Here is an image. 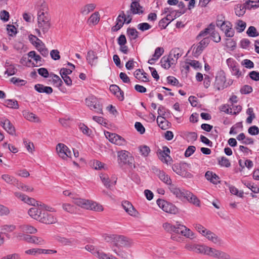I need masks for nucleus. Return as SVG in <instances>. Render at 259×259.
Wrapping results in <instances>:
<instances>
[{"instance_id":"1","label":"nucleus","mask_w":259,"mask_h":259,"mask_svg":"<svg viewBox=\"0 0 259 259\" xmlns=\"http://www.w3.org/2000/svg\"><path fill=\"white\" fill-rule=\"evenodd\" d=\"M51 17L50 14H44L43 15H37V25L39 29H35L37 35L41 37L40 30L44 34L48 32L51 24Z\"/></svg>"},{"instance_id":"2","label":"nucleus","mask_w":259,"mask_h":259,"mask_svg":"<svg viewBox=\"0 0 259 259\" xmlns=\"http://www.w3.org/2000/svg\"><path fill=\"white\" fill-rule=\"evenodd\" d=\"M74 202L79 206L87 209H91L97 211H102L103 210V207L101 205L88 200L76 198L74 199Z\"/></svg>"},{"instance_id":"3","label":"nucleus","mask_w":259,"mask_h":259,"mask_svg":"<svg viewBox=\"0 0 259 259\" xmlns=\"http://www.w3.org/2000/svg\"><path fill=\"white\" fill-rule=\"evenodd\" d=\"M86 105L95 112L103 114V107L98 99L94 96H90L85 99Z\"/></svg>"},{"instance_id":"4","label":"nucleus","mask_w":259,"mask_h":259,"mask_svg":"<svg viewBox=\"0 0 259 259\" xmlns=\"http://www.w3.org/2000/svg\"><path fill=\"white\" fill-rule=\"evenodd\" d=\"M156 203L159 207L166 212L176 214L178 212V209L175 205L163 199H158Z\"/></svg>"},{"instance_id":"5","label":"nucleus","mask_w":259,"mask_h":259,"mask_svg":"<svg viewBox=\"0 0 259 259\" xmlns=\"http://www.w3.org/2000/svg\"><path fill=\"white\" fill-rule=\"evenodd\" d=\"M228 85H229V84L226 82L225 72L222 70L219 71L215 76L214 84V88L218 90H221L227 88Z\"/></svg>"},{"instance_id":"6","label":"nucleus","mask_w":259,"mask_h":259,"mask_svg":"<svg viewBox=\"0 0 259 259\" xmlns=\"http://www.w3.org/2000/svg\"><path fill=\"white\" fill-rule=\"evenodd\" d=\"M105 135L111 143L115 145L123 146L126 143V141L123 138L116 134L106 132L105 133Z\"/></svg>"},{"instance_id":"7","label":"nucleus","mask_w":259,"mask_h":259,"mask_svg":"<svg viewBox=\"0 0 259 259\" xmlns=\"http://www.w3.org/2000/svg\"><path fill=\"white\" fill-rule=\"evenodd\" d=\"M115 238L114 246L116 247H130L133 245L132 240L125 236L117 235Z\"/></svg>"},{"instance_id":"8","label":"nucleus","mask_w":259,"mask_h":259,"mask_svg":"<svg viewBox=\"0 0 259 259\" xmlns=\"http://www.w3.org/2000/svg\"><path fill=\"white\" fill-rule=\"evenodd\" d=\"M210 42L209 38L208 37H204L201 40L197 47H194L193 48L192 54L195 58L198 57L201 54L202 52L205 48Z\"/></svg>"},{"instance_id":"9","label":"nucleus","mask_w":259,"mask_h":259,"mask_svg":"<svg viewBox=\"0 0 259 259\" xmlns=\"http://www.w3.org/2000/svg\"><path fill=\"white\" fill-rule=\"evenodd\" d=\"M117 155L118 160H120V162H122L124 164H127L132 166L134 161V158L131 155L130 153L128 151L121 150L118 152Z\"/></svg>"},{"instance_id":"10","label":"nucleus","mask_w":259,"mask_h":259,"mask_svg":"<svg viewBox=\"0 0 259 259\" xmlns=\"http://www.w3.org/2000/svg\"><path fill=\"white\" fill-rule=\"evenodd\" d=\"M168 189L171 193L175 195L177 198L181 200H184L185 197H186V195H187V193L188 190L180 189L173 184L170 185V186H168Z\"/></svg>"},{"instance_id":"11","label":"nucleus","mask_w":259,"mask_h":259,"mask_svg":"<svg viewBox=\"0 0 259 259\" xmlns=\"http://www.w3.org/2000/svg\"><path fill=\"white\" fill-rule=\"evenodd\" d=\"M56 151L59 157H60L62 159H65L67 157H71V151L64 144H58L56 146Z\"/></svg>"},{"instance_id":"12","label":"nucleus","mask_w":259,"mask_h":259,"mask_svg":"<svg viewBox=\"0 0 259 259\" xmlns=\"http://www.w3.org/2000/svg\"><path fill=\"white\" fill-rule=\"evenodd\" d=\"M39 217L38 221L46 224H52L57 222V219L53 214L45 210H43Z\"/></svg>"},{"instance_id":"13","label":"nucleus","mask_w":259,"mask_h":259,"mask_svg":"<svg viewBox=\"0 0 259 259\" xmlns=\"http://www.w3.org/2000/svg\"><path fill=\"white\" fill-rule=\"evenodd\" d=\"M175 229L174 232L176 234H181L183 236L187 237H190L192 236V231L186 226L179 224L177 222L176 225H175Z\"/></svg>"},{"instance_id":"14","label":"nucleus","mask_w":259,"mask_h":259,"mask_svg":"<svg viewBox=\"0 0 259 259\" xmlns=\"http://www.w3.org/2000/svg\"><path fill=\"white\" fill-rule=\"evenodd\" d=\"M144 12V9L141 6L139 2H132L130 5V10L126 13L133 14V15H142Z\"/></svg>"},{"instance_id":"15","label":"nucleus","mask_w":259,"mask_h":259,"mask_svg":"<svg viewBox=\"0 0 259 259\" xmlns=\"http://www.w3.org/2000/svg\"><path fill=\"white\" fill-rule=\"evenodd\" d=\"M0 124L5 130L10 135H14L15 134V128L10 121L6 118L1 119Z\"/></svg>"},{"instance_id":"16","label":"nucleus","mask_w":259,"mask_h":259,"mask_svg":"<svg viewBox=\"0 0 259 259\" xmlns=\"http://www.w3.org/2000/svg\"><path fill=\"white\" fill-rule=\"evenodd\" d=\"M185 164H175L172 165V169L174 172L180 176L184 177H191V174L185 170Z\"/></svg>"},{"instance_id":"17","label":"nucleus","mask_w":259,"mask_h":259,"mask_svg":"<svg viewBox=\"0 0 259 259\" xmlns=\"http://www.w3.org/2000/svg\"><path fill=\"white\" fill-rule=\"evenodd\" d=\"M223 27H221V30L225 33V35L228 37H232L235 34V31L232 28V24L230 21H227L226 24Z\"/></svg>"},{"instance_id":"18","label":"nucleus","mask_w":259,"mask_h":259,"mask_svg":"<svg viewBox=\"0 0 259 259\" xmlns=\"http://www.w3.org/2000/svg\"><path fill=\"white\" fill-rule=\"evenodd\" d=\"M100 178L104 185L110 190H112V185H115L116 184V179L111 182V181L109 179L107 174L101 173L100 175Z\"/></svg>"},{"instance_id":"19","label":"nucleus","mask_w":259,"mask_h":259,"mask_svg":"<svg viewBox=\"0 0 259 259\" xmlns=\"http://www.w3.org/2000/svg\"><path fill=\"white\" fill-rule=\"evenodd\" d=\"M203 236H205L209 240L217 245H221L222 244L221 239H220L217 235L209 230H207Z\"/></svg>"},{"instance_id":"20","label":"nucleus","mask_w":259,"mask_h":259,"mask_svg":"<svg viewBox=\"0 0 259 259\" xmlns=\"http://www.w3.org/2000/svg\"><path fill=\"white\" fill-rule=\"evenodd\" d=\"M122 206L125 211L132 216H136L138 213L132 203L129 201H123L122 203Z\"/></svg>"},{"instance_id":"21","label":"nucleus","mask_w":259,"mask_h":259,"mask_svg":"<svg viewBox=\"0 0 259 259\" xmlns=\"http://www.w3.org/2000/svg\"><path fill=\"white\" fill-rule=\"evenodd\" d=\"M37 15L49 14V9L47 3L44 0H39L37 5Z\"/></svg>"},{"instance_id":"22","label":"nucleus","mask_w":259,"mask_h":259,"mask_svg":"<svg viewBox=\"0 0 259 259\" xmlns=\"http://www.w3.org/2000/svg\"><path fill=\"white\" fill-rule=\"evenodd\" d=\"M187 194V195H186L184 199H186L189 202L196 206H200V201L196 195L188 190Z\"/></svg>"},{"instance_id":"23","label":"nucleus","mask_w":259,"mask_h":259,"mask_svg":"<svg viewBox=\"0 0 259 259\" xmlns=\"http://www.w3.org/2000/svg\"><path fill=\"white\" fill-rule=\"evenodd\" d=\"M23 116L24 117L31 122H39L40 119L34 113L30 112L27 110H24L22 112Z\"/></svg>"},{"instance_id":"24","label":"nucleus","mask_w":259,"mask_h":259,"mask_svg":"<svg viewBox=\"0 0 259 259\" xmlns=\"http://www.w3.org/2000/svg\"><path fill=\"white\" fill-rule=\"evenodd\" d=\"M56 240L63 245H72L74 244L76 241L72 238H67L63 236H57L56 237Z\"/></svg>"},{"instance_id":"25","label":"nucleus","mask_w":259,"mask_h":259,"mask_svg":"<svg viewBox=\"0 0 259 259\" xmlns=\"http://www.w3.org/2000/svg\"><path fill=\"white\" fill-rule=\"evenodd\" d=\"M35 90L38 93H45L47 94H51L53 93V89L50 87L45 86L41 84H36L34 86Z\"/></svg>"},{"instance_id":"26","label":"nucleus","mask_w":259,"mask_h":259,"mask_svg":"<svg viewBox=\"0 0 259 259\" xmlns=\"http://www.w3.org/2000/svg\"><path fill=\"white\" fill-rule=\"evenodd\" d=\"M35 47L42 56L44 57H47L48 56V49L46 47L45 44L42 42V41H40L39 42H35Z\"/></svg>"},{"instance_id":"27","label":"nucleus","mask_w":259,"mask_h":259,"mask_svg":"<svg viewBox=\"0 0 259 259\" xmlns=\"http://www.w3.org/2000/svg\"><path fill=\"white\" fill-rule=\"evenodd\" d=\"M158 173L157 174V176L158 178L165 184L170 186L172 184L171 183V180L170 177L166 174V173L162 171L159 170Z\"/></svg>"},{"instance_id":"28","label":"nucleus","mask_w":259,"mask_h":259,"mask_svg":"<svg viewBox=\"0 0 259 259\" xmlns=\"http://www.w3.org/2000/svg\"><path fill=\"white\" fill-rule=\"evenodd\" d=\"M98 57L95 52L90 50L87 53V60L88 62L91 65H93L97 63Z\"/></svg>"},{"instance_id":"29","label":"nucleus","mask_w":259,"mask_h":259,"mask_svg":"<svg viewBox=\"0 0 259 259\" xmlns=\"http://www.w3.org/2000/svg\"><path fill=\"white\" fill-rule=\"evenodd\" d=\"M42 211L43 210L38 208L32 207L29 209L28 213L32 218L38 221L39 215L41 214Z\"/></svg>"},{"instance_id":"30","label":"nucleus","mask_w":259,"mask_h":259,"mask_svg":"<svg viewBox=\"0 0 259 259\" xmlns=\"http://www.w3.org/2000/svg\"><path fill=\"white\" fill-rule=\"evenodd\" d=\"M96 7V5L93 3L87 4L80 9V12L83 15H87L93 11Z\"/></svg>"},{"instance_id":"31","label":"nucleus","mask_w":259,"mask_h":259,"mask_svg":"<svg viewBox=\"0 0 259 259\" xmlns=\"http://www.w3.org/2000/svg\"><path fill=\"white\" fill-rule=\"evenodd\" d=\"M214 25L213 23H210L207 28H205L204 30L201 31L200 32V33L197 36V39L199 40L201 37L206 36L209 33V31L214 29Z\"/></svg>"},{"instance_id":"32","label":"nucleus","mask_w":259,"mask_h":259,"mask_svg":"<svg viewBox=\"0 0 259 259\" xmlns=\"http://www.w3.org/2000/svg\"><path fill=\"white\" fill-rule=\"evenodd\" d=\"M126 32L131 40H135L139 37V32L135 28H128Z\"/></svg>"},{"instance_id":"33","label":"nucleus","mask_w":259,"mask_h":259,"mask_svg":"<svg viewBox=\"0 0 259 259\" xmlns=\"http://www.w3.org/2000/svg\"><path fill=\"white\" fill-rule=\"evenodd\" d=\"M245 8L248 10L251 9H256L259 7V3H257V0H248L245 3Z\"/></svg>"},{"instance_id":"34","label":"nucleus","mask_w":259,"mask_h":259,"mask_svg":"<svg viewBox=\"0 0 259 259\" xmlns=\"http://www.w3.org/2000/svg\"><path fill=\"white\" fill-rule=\"evenodd\" d=\"M246 26V24L245 22L241 20H238L235 23V28L238 32L240 33L244 30Z\"/></svg>"},{"instance_id":"35","label":"nucleus","mask_w":259,"mask_h":259,"mask_svg":"<svg viewBox=\"0 0 259 259\" xmlns=\"http://www.w3.org/2000/svg\"><path fill=\"white\" fill-rule=\"evenodd\" d=\"M5 105L9 108L13 109H18L19 104L16 100L7 99L5 101Z\"/></svg>"},{"instance_id":"36","label":"nucleus","mask_w":259,"mask_h":259,"mask_svg":"<svg viewBox=\"0 0 259 259\" xmlns=\"http://www.w3.org/2000/svg\"><path fill=\"white\" fill-rule=\"evenodd\" d=\"M246 9L244 4L243 6L238 4L235 7V13L239 17L242 16L245 14Z\"/></svg>"},{"instance_id":"37","label":"nucleus","mask_w":259,"mask_h":259,"mask_svg":"<svg viewBox=\"0 0 259 259\" xmlns=\"http://www.w3.org/2000/svg\"><path fill=\"white\" fill-rule=\"evenodd\" d=\"M100 20V14L98 12H96L92 14L88 19V22L93 25L98 24Z\"/></svg>"},{"instance_id":"38","label":"nucleus","mask_w":259,"mask_h":259,"mask_svg":"<svg viewBox=\"0 0 259 259\" xmlns=\"http://www.w3.org/2000/svg\"><path fill=\"white\" fill-rule=\"evenodd\" d=\"M215 253L214 255V257L218 258V259H230V255L222 251L217 250Z\"/></svg>"},{"instance_id":"39","label":"nucleus","mask_w":259,"mask_h":259,"mask_svg":"<svg viewBox=\"0 0 259 259\" xmlns=\"http://www.w3.org/2000/svg\"><path fill=\"white\" fill-rule=\"evenodd\" d=\"M160 119H161L162 120L160 121V123H159V126L162 130H166L168 126V121L163 117H161V116H158L157 118V123H159Z\"/></svg>"},{"instance_id":"40","label":"nucleus","mask_w":259,"mask_h":259,"mask_svg":"<svg viewBox=\"0 0 259 259\" xmlns=\"http://www.w3.org/2000/svg\"><path fill=\"white\" fill-rule=\"evenodd\" d=\"M230 67L231 69L232 74L233 75L236 76L238 78L241 76V72L240 71L238 66L236 65L235 63H232L230 64Z\"/></svg>"},{"instance_id":"41","label":"nucleus","mask_w":259,"mask_h":259,"mask_svg":"<svg viewBox=\"0 0 259 259\" xmlns=\"http://www.w3.org/2000/svg\"><path fill=\"white\" fill-rule=\"evenodd\" d=\"M16 227L14 225H4L0 227V232L2 233V234H4L11 232L15 229Z\"/></svg>"},{"instance_id":"42","label":"nucleus","mask_w":259,"mask_h":259,"mask_svg":"<svg viewBox=\"0 0 259 259\" xmlns=\"http://www.w3.org/2000/svg\"><path fill=\"white\" fill-rule=\"evenodd\" d=\"M2 179L9 184H14L17 181L14 177L7 174L3 175Z\"/></svg>"},{"instance_id":"43","label":"nucleus","mask_w":259,"mask_h":259,"mask_svg":"<svg viewBox=\"0 0 259 259\" xmlns=\"http://www.w3.org/2000/svg\"><path fill=\"white\" fill-rule=\"evenodd\" d=\"M50 76L52 77V81L54 84H56L58 87L62 86L63 81L58 75L51 73Z\"/></svg>"},{"instance_id":"44","label":"nucleus","mask_w":259,"mask_h":259,"mask_svg":"<svg viewBox=\"0 0 259 259\" xmlns=\"http://www.w3.org/2000/svg\"><path fill=\"white\" fill-rule=\"evenodd\" d=\"M227 21L225 20V16L223 15H218L216 21L217 26L219 28L223 27L225 24H226Z\"/></svg>"},{"instance_id":"45","label":"nucleus","mask_w":259,"mask_h":259,"mask_svg":"<svg viewBox=\"0 0 259 259\" xmlns=\"http://www.w3.org/2000/svg\"><path fill=\"white\" fill-rule=\"evenodd\" d=\"M182 51L179 48H175L170 52V55L173 56L175 58L178 59L182 55Z\"/></svg>"},{"instance_id":"46","label":"nucleus","mask_w":259,"mask_h":259,"mask_svg":"<svg viewBox=\"0 0 259 259\" xmlns=\"http://www.w3.org/2000/svg\"><path fill=\"white\" fill-rule=\"evenodd\" d=\"M246 33L250 37H256L258 36L259 33L257 31L255 27L251 26L248 28Z\"/></svg>"},{"instance_id":"47","label":"nucleus","mask_w":259,"mask_h":259,"mask_svg":"<svg viewBox=\"0 0 259 259\" xmlns=\"http://www.w3.org/2000/svg\"><path fill=\"white\" fill-rule=\"evenodd\" d=\"M140 152L142 155L147 157L150 152V148L146 145H142L139 147Z\"/></svg>"},{"instance_id":"48","label":"nucleus","mask_w":259,"mask_h":259,"mask_svg":"<svg viewBox=\"0 0 259 259\" xmlns=\"http://www.w3.org/2000/svg\"><path fill=\"white\" fill-rule=\"evenodd\" d=\"M219 164L221 166H225L229 167L231 166V163L229 160L225 157H222L220 159H218Z\"/></svg>"},{"instance_id":"49","label":"nucleus","mask_w":259,"mask_h":259,"mask_svg":"<svg viewBox=\"0 0 259 259\" xmlns=\"http://www.w3.org/2000/svg\"><path fill=\"white\" fill-rule=\"evenodd\" d=\"M11 81L17 86L24 85L27 82L26 80L21 79L16 77L11 78Z\"/></svg>"},{"instance_id":"50","label":"nucleus","mask_w":259,"mask_h":259,"mask_svg":"<svg viewBox=\"0 0 259 259\" xmlns=\"http://www.w3.org/2000/svg\"><path fill=\"white\" fill-rule=\"evenodd\" d=\"M170 57L165 58L163 57L161 60V66L165 69H169L170 67Z\"/></svg>"},{"instance_id":"51","label":"nucleus","mask_w":259,"mask_h":259,"mask_svg":"<svg viewBox=\"0 0 259 259\" xmlns=\"http://www.w3.org/2000/svg\"><path fill=\"white\" fill-rule=\"evenodd\" d=\"M151 25H150L149 23L146 22H143L137 25V28L139 30L141 31H145L150 29L151 28Z\"/></svg>"},{"instance_id":"52","label":"nucleus","mask_w":259,"mask_h":259,"mask_svg":"<svg viewBox=\"0 0 259 259\" xmlns=\"http://www.w3.org/2000/svg\"><path fill=\"white\" fill-rule=\"evenodd\" d=\"M17 71V69L15 67L14 65L9 66V67L7 68L5 74H7L8 76H11L16 74Z\"/></svg>"},{"instance_id":"53","label":"nucleus","mask_w":259,"mask_h":259,"mask_svg":"<svg viewBox=\"0 0 259 259\" xmlns=\"http://www.w3.org/2000/svg\"><path fill=\"white\" fill-rule=\"evenodd\" d=\"M113 251L120 257L127 259L128 257V254L126 251L122 250H117L116 249H113Z\"/></svg>"},{"instance_id":"54","label":"nucleus","mask_w":259,"mask_h":259,"mask_svg":"<svg viewBox=\"0 0 259 259\" xmlns=\"http://www.w3.org/2000/svg\"><path fill=\"white\" fill-rule=\"evenodd\" d=\"M117 235H108V234H105L103 236L104 240L107 242H110L111 243H113L114 245L115 242V238L116 237Z\"/></svg>"},{"instance_id":"55","label":"nucleus","mask_w":259,"mask_h":259,"mask_svg":"<svg viewBox=\"0 0 259 259\" xmlns=\"http://www.w3.org/2000/svg\"><path fill=\"white\" fill-rule=\"evenodd\" d=\"M79 127L81 132L85 135L90 136L92 133V131L83 123H80Z\"/></svg>"},{"instance_id":"56","label":"nucleus","mask_w":259,"mask_h":259,"mask_svg":"<svg viewBox=\"0 0 259 259\" xmlns=\"http://www.w3.org/2000/svg\"><path fill=\"white\" fill-rule=\"evenodd\" d=\"M28 56L29 58L33 59L36 62L41 61V58L37 55L34 51H32L28 53Z\"/></svg>"},{"instance_id":"57","label":"nucleus","mask_w":259,"mask_h":259,"mask_svg":"<svg viewBox=\"0 0 259 259\" xmlns=\"http://www.w3.org/2000/svg\"><path fill=\"white\" fill-rule=\"evenodd\" d=\"M164 49L161 47H157L155 50L154 54L153 55V57H155L156 59L158 60L163 54Z\"/></svg>"},{"instance_id":"58","label":"nucleus","mask_w":259,"mask_h":259,"mask_svg":"<svg viewBox=\"0 0 259 259\" xmlns=\"http://www.w3.org/2000/svg\"><path fill=\"white\" fill-rule=\"evenodd\" d=\"M240 91L242 94H248L252 92V88L249 85H244L240 89Z\"/></svg>"},{"instance_id":"59","label":"nucleus","mask_w":259,"mask_h":259,"mask_svg":"<svg viewBox=\"0 0 259 259\" xmlns=\"http://www.w3.org/2000/svg\"><path fill=\"white\" fill-rule=\"evenodd\" d=\"M25 253L27 254H30L32 255H36V254H41V249L39 248H32L28 250H26Z\"/></svg>"},{"instance_id":"60","label":"nucleus","mask_w":259,"mask_h":259,"mask_svg":"<svg viewBox=\"0 0 259 259\" xmlns=\"http://www.w3.org/2000/svg\"><path fill=\"white\" fill-rule=\"evenodd\" d=\"M32 237L33 236L29 235H24L23 234H20L17 236V237L19 238L20 240H25L28 243H32Z\"/></svg>"},{"instance_id":"61","label":"nucleus","mask_w":259,"mask_h":259,"mask_svg":"<svg viewBox=\"0 0 259 259\" xmlns=\"http://www.w3.org/2000/svg\"><path fill=\"white\" fill-rule=\"evenodd\" d=\"M246 186L250 190L254 193H259V188L257 185H254L253 184L248 183L247 184H245Z\"/></svg>"},{"instance_id":"62","label":"nucleus","mask_w":259,"mask_h":259,"mask_svg":"<svg viewBox=\"0 0 259 259\" xmlns=\"http://www.w3.org/2000/svg\"><path fill=\"white\" fill-rule=\"evenodd\" d=\"M211 36L214 42H219L221 41V38L219 33L214 30H211Z\"/></svg>"},{"instance_id":"63","label":"nucleus","mask_w":259,"mask_h":259,"mask_svg":"<svg viewBox=\"0 0 259 259\" xmlns=\"http://www.w3.org/2000/svg\"><path fill=\"white\" fill-rule=\"evenodd\" d=\"M135 127L136 130L141 134H143L145 132V127L140 122H136L135 124Z\"/></svg>"},{"instance_id":"64","label":"nucleus","mask_w":259,"mask_h":259,"mask_svg":"<svg viewBox=\"0 0 259 259\" xmlns=\"http://www.w3.org/2000/svg\"><path fill=\"white\" fill-rule=\"evenodd\" d=\"M94 253V255L98 257L99 259L110 258V256H108L107 254L103 252H100L98 250V251H96Z\"/></svg>"}]
</instances>
